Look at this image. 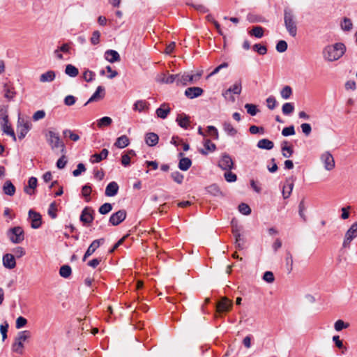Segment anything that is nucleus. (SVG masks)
<instances>
[{"label":"nucleus","mask_w":357,"mask_h":357,"mask_svg":"<svg viewBox=\"0 0 357 357\" xmlns=\"http://www.w3.org/2000/svg\"><path fill=\"white\" fill-rule=\"evenodd\" d=\"M3 192L9 196H13L15 192V187L9 180L6 181L3 186Z\"/></svg>","instance_id":"2f4dec72"},{"label":"nucleus","mask_w":357,"mask_h":357,"mask_svg":"<svg viewBox=\"0 0 357 357\" xmlns=\"http://www.w3.org/2000/svg\"><path fill=\"white\" fill-rule=\"evenodd\" d=\"M144 140L149 146H154L158 143L159 137L155 132H148L145 135Z\"/></svg>","instance_id":"412c9836"},{"label":"nucleus","mask_w":357,"mask_h":357,"mask_svg":"<svg viewBox=\"0 0 357 357\" xmlns=\"http://www.w3.org/2000/svg\"><path fill=\"white\" fill-rule=\"evenodd\" d=\"M149 106V103L145 100H137L133 105V109L136 111H139V112L148 109Z\"/></svg>","instance_id":"c9c22d12"},{"label":"nucleus","mask_w":357,"mask_h":357,"mask_svg":"<svg viewBox=\"0 0 357 357\" xmlns=\"http://www.w3.org/2000/svg\"><path fill=\"white\" fill-rule=\"evenodd\" d=\"M67 162L68 160L66 159V154H62L61 157L59 158L56 162V167L59 169H63L66 167Z\"/></svg>","instance_id":"774afa93"},{"label":"nucleus","mask_w":357,"mask_h":357,"mask_svg":"<svg viewBox=\"0 0 357 357\" xmlns=\"http://www.w3.org/2000/svg\"><path fill=\"white\" fill-rule=\"evenodd\" d=\"M235 238V246L238 250H243L245 248V238L243 236L239 234V237H234Z\"/></svg>","instance_id":"a18cd8bd"},{"label":"nucleus","mask_w":357,"mask_h":357,"mask_svg":"<svg viewBox=\"0 0 357 357\" xmlns=\"http://www.w3.org/2000/svg\"><path fill=\"white\" fill-rule=\"evenodd\" d=\"M207 132L215 140L218 139L219 134L218 129L213 126H207Z\"/></svg>","instance_id":"e2e57ef3"},{"label":"nucleus","mask_w":357,"mask_h":357,"mask_svg":"<svg viewBox=\"0 0 357 357\" xmlns=\"http://www.w3.org/2000/svg\"><path fill=\"white\" fill-rule=\"evenodd\" d=\"M202 76L201 73H197L195 75H182L178 80V86H186L188 84H193L199 79Z\"/></svg>","instance_id":"1a4fd4ad"},{"label":"nucleus","mask_w":357,"mask_h":357,"mask_svg":"<svg viewBox=\"0 0 357 357\" xmlns=\"http://www.w3.org/2000/svg\"><path fill=\"white\" fill-rule=\"evenodd\" d=\"M287 47H288L287 43L283 40H279L278 42V43L276 44V47H275L276 50L280 53L284 52L287 50Z\"/></svg>","instance_id":"5fc2aeb1"},{"label":"nucleus","mask_w":357,"mask_h":357,"mask_svg":"<svg viewBox=\"0 0 357 357\" xmlns=\"http://www.w3.org/2000/svg\"><path fill=\"white\" fill-rule=\"evenodd\" d=\"M192 165V160L189 158H181L178 162V168L182 171H187Z\"/></svg>","instance_id":"f704fd0d"},{"label":"nucleus","mask_w":357,"mask_h":357,"mask_svg":"<svg viewBox=\"0 0 357 357\" xmlns=\"http://www.w3.org/2000/svg\"><path fill=\"white\" fill-rule=\"evenodd\" d=\"M245 108L247 109V112L251 116H255L259 112L257 106L253 104L247 103L245 105Z\"/></svg>","instance_id":"4d7b16f0"},{"label":"nucleus","mask_w":357,"mask_h":357,"mask_svg":"<svg viewBox=\"0 0 357 357\" xmlns=\"http://www.w3.org/2000/svg\"><path fill=\"white\" fill-rule=\"evenodd\" d=\"M46 140L50 146L51 149L56 152L58 149L61 154L66 153V148L64 142L60 139L59 133L49 130L46 135Z\"/></svg>","instance_id":"f03ea898"},{"label":"nucleus","mask_w":357,"mask_h":357,"mask_svg":"<svg viewBox=\"0 0 357 357\" xmlns=\"http://www.w3.org/2000/svg\"><path fill=\"white\" fill-rule=\"evenodd\" d=\"M63 135L65 137H69L73 142H77L80 138L77 134L74 133L72 130L69 129H66L63 130Z\"/></svg>","instance_id":"37998d69"},{"label":"nucleus","mask_w":357,"mask_h":357,"mask_svg":"<svg viewBox=\"0 0 357 357\" xmlns=\"http://www.w3.org/2000/svg\"><path fill=\"white\" fill-rule=\"evenodd\" d=\"M234 162L231 156L227 153H223L221 158L218 162V166L223 170H231L234 169Z\"/></svg>","instance_id":"9d476101"},{"label":"nucleus","mask_w":357,"mask_h":357,"mask_svg":"<svg viewBox=\"0 0 357 357\" xmlns=\"http://www.w3.org/2000/svg\"><path fill=\"white\" fill-rule=\"evenodd\" d=\"M238 211L243 215H250L251 213L250 207L245 203H241L238 205Z\"/></svg>","instance_id":"6e6d98bb"},{"label":"nucleus","mask_w":357,"mask_h":357,"mask_svg":"<svg viewBox=\"0 0 357 357\" xmlns=\"http://www.w3.org/2000/svg\"><path fill=\"white\" fill-rule=\"evenodd\" d=\"M180 78V75H169L167 76L165 79H163V82L166 84H172L174 82L176 83V85L178 86V80Z\"/></svg>","instance_id":"13d9d810"},{"label":"nucleus","mask_w":357,"mask_h":357,"mask_svg":"<svg viewBox=\"0 0 357 357\" xmlns=\"http://www.w3.org/2000/svg\"><path fill=\"white\" fill-rule=\"evenodd\" d=\"M65 73L70 77H75L79 74V70L72 64H68L66 66Z\"/></svg>","instance_id":"e433bc0d"},{"label":"nucleus","mask_w":357,"mask_h":357,"mask_svg":"<svg viewBox=\"0 0 357 357\" xmlns=\"http://www.w3.org/2000/svg\"><path fill=\"white\" fill-rule=\"evenodd\" d=\"M119 191V185L115 181L110 182L106 187L105 194L107 197L115 196Z\"/></svg>","instance_id":"4be33fe9"},{"label":"nucleus","mask_w":357,"mask_h":357,"mask_svg":"<svg viewBox=\"0 0 357 357\" xmlns=\"http://www.w3.org/2000/svg\"><path fill=\"white\" fill-rule=\"evenodd\" d=\"M56 211L57 206L56 202H53L50 204L47 211L48 215L51 217L52 219H55L57 217Z\"/></svg>","instance_id":"de8ad7c7"},{"label":"nucleus","mask_w":357,"mask_h":357,"mask_svg":"<svg viewBox=\"0 0 357 357\" xmlns=\"http://www.w3.org/2000/svg\"><path fill=\"white\" fill-rule=\"evenodd\" d=\"M2 130L6 135L13 137L14 141H16V136L13 129L8 125V116L3 118V123L2 124Z\"/></svg>","instance_id":"5701e85b"},{"label":"nucleus","mask_w":357,"mask_h":357,"mask_svg":"<svg viewBox=\"0 0 357 357\" xmlns=\"http://www.w3.org/2000/svg\"><path fill=\"white\" fill-rule=\"evenodd\" d=\"M95 76V73L89 70H85L83 74V77L84 80L87 82H92L94 79Z\"/></svg>","instance_id":"338daca9"},{"label":"nucleus","mask_w":357,"mask_h":357,"mask_svg":"<svg viewBox=\"0 0 357 357\" xmlns=\"http://www.w3.org/2000/svg\"><path fill=\"white\" fill-rule=\"evenodd\" d=\"M288 142L284 141L282 144V154L284 158H289L294 153L293 148L291 146H287Z\"/></svg>","instance_id":"72a5a7b5"},{"label":"nucleus","mask_w":357,"mask_h":357,"mask_svg":"<svg viewBox=\"0 0 357 357\" xmlns=\"http://www.w3.org/2000/svg\"><path fill=\"white\" fill-rule=\"evenodd\" d=\"M55 72L53 70H48L40 75V81L41 82H52L55 79Z\"/></svg>","instance_id":"7c9ffc66"},{"label":"nucleus","mask_w":357,"mask_h":357,"mask_svg":"<svg viewBox=\"0 0 357 357\" xmlns=\"http://www.w3.org/2000/svg\"><path fill=\"white\" fill-rule=\"evenodd\" d=\"M232 302L227 298H223L217 303V310L220 313L229 312L232 307Z\"/></svg>","instance_id":"2eb2a0df"},{"label":"nucleus","mask_w":357,"mask_h":357,"mask_svg":"<svg viewBox=\"0 0 357 357\" xmlns=\"http://www.w3.org/2000/svg\"><path fill=\"white\" fill-rule=\"evenodd\" d=\"M38 180L36 177L31 176L28 181V185L24 187V192L28 195H32L34 189L37 187Z\"/></svg>","instance_id":"b1692460"},{"label":"nucleus","mask_w":357,"mask_h":357,"mask_svg":"<svg viewBox=\"0 0 357 357\" xmlns=\"http://www.w3.org/2000/svg\"><path fill=\"white\" fill-rule=\"evenodd\" d=\"M112 123V119L109 116H104L97 120V126L99 128L109 126Z\"/></svg>","instance_id":"4c0bfd02"},{"label":"nucleus","mask_w":357,"mask_h":357,"mask_svg":"<svg viewBox=\"0 0 357 357\" xmlns=\"http://www.w3.org/2000/svg\"><path fill=\"white\" fill-rule=\"evenodd\" d=\"M105 96V88L102 86H98L93 93V94L91 96V98L88 100V101L84 104V106L87 105L89 103L97 101L99 99H101Z\"/></svg>","instance_id":"f3484780"},{"label":"nucleus","mask_w":357,"mask_h":357,"mask_svg":"<svg viewBox=\"0 0 357 357\" xmlns=\"http://www.w3.org/2000/svg\"><path fill=\"white\" fill-rule=\"evenodd\" d=\"M204 90L197 86L188 87L185 91V96L190 99H193L202 96Z\"/></svg>","instance_id":"4468645a"},{"label":"nucleus","mask_w":357,"mask_h":357,"mask_svg":"<svg viewBox=\"0 0 357 357\" xmlns=\"http://www.w3.org/2000/svg\"><path fill=\"white\" fill-rule=\"evenodd\" d=\"M267 107L269 109H274L277 106V100L273 96H270L266 98Z\"/></svg>","instance_id":"0e129e2a"},{"label":"nucleus","mask_w":357,"mask_h":357,"mask_svg":"<svg viewBox=\"0 0 357 357\" xmlns=\"http://www.w3.org/2000/svg\"><path fill=\"white\" fill-rule=\"evenodd\" d=\"M8 236L13 243H20L24 238V234L21 227H14L8 231Z\"/></svg>","instance_id":"39448f33"},{"label":"nucleus","mask_w":357,"mask_h":357,"mask_svg":"<svg viewBox=\"0 0 357 357\" xmlns=\"http://www.w3.org/2000/svg\"><path fill=\"white\" fill-rule=\"evenodd\" d=\"M30 331H20L17 337H15V342L13 344V351L17 354H22V349L24 347L23 342L30 337Z\"/></svg>","instance_id":"20e7f679"},{"label":"nucleus","mask_w":357,"mask_h":357,"mask_svg":"<svg viewBox=\"0 0 357 357\" xmlns=\"http://www.w3.org/2000/svg\"><path fill=\"white\" fill-rule=\"evenodd\" d=\"M285 261L287 272L288 273H290L293 269V257L290 252H287Z\"/></svg>","instance_id":"09e8293b"},{"label":"nucleus","mask_w":357,"mask_h":357,"mask_svg":"<svg viewBox=\"0 0 357 357\" xmlns=\"http://www.w3.org/2000/svg\"><path fill=\"white\" fill-rule=\"evenodd\" d=\"M126 211L123 209L119 210L117 212L112 214L109 218V222L114 226H117L121 224L126 218Z\"/></svg>","instance_id":"9b49d317"},{"label":"nucleus","mask_w":357,"mask_h":357,"mask_svg":"<svg viewBox=\"0 0 357 357\" xmlns=\"http://www.w3.org/2000/svg\"><path fill=\"white\" fill-rule=\"evenodd\" d=\"M172 178L177 183L181 184L183 183L184 176L178 171L174 172L171 174Z\"/></svg>","instance_id":"052dcab7"},{"label":"nucleus","mask_w":357,"mask_h":357,"mask_svg":"<svg viewBox=\"0 0 357 357\" xmlns=\"http://www.w3.org/2000/svg\"><path fill=\"white\" fill-rule=\"evenodd\" d=\"M176 121L180 127L188 129L190 123V117L185 114H178L176 117Z\"/></svg>","instance_id":"bb28decb"},{"label":"nucleus","mask_w":357,"mask_h":357,"mask_svg":"<svg viewBox=\"0 0 357 357\" xmlns=\"http://www.w3.org/2000/svg\"><path fill=\"white\" fill-rule=\"evenodd\" d=\"M305 210V202H304V199H303L298 204V214H299V216L303 219V220L304 222H306L307 217L304 213Z\"/></svg>","instance_id":"bf43d9fd"},{"label":"nucleus","mask_w":357,"mask_h":357,"mask_svg":"<svg viewBox=\"0 0 357 357\" xmlns=\"http://www.w3.org/2000/svg\"><path fill=\"white\" fill-rule=\"evenodd\" d=\"M227 172L224 174L225 180L229 182H235L237 180V176L231 172V170H226Z\"/></svg>","instance_id":"680f3d73"},{"label":"nucleus","mask_w":357,"mask_h":357,"mask_svg":"<svg viewBox=\"0 0 357 357\" xmlns=\"http://www.w3.org/2000/svg\"><path fill=\"white\" fill-rule=\"evenodd\" d=\"M171 109L167 103H162L160 107H158L155 113L158 117L165 119L167 117L168 114L170 113Z\"/></svg>","instance_id":"aec40b11"},{"label":"nucleus","mask_w":357,"mask_h":357,"mask_svg":"<svg viewBox=\"0 0 357 357\" xmlns=\"http://www.w3.org/2000/svg\"><path fill=\"white\" fill-rule=\"evenodd\" d=\"M29 216L31 220V227L33 229L39 228L42 225V217L39 213L30 209L29 211Z\"/></svg>","instance_id":"ddd939ff"},{"label":"nucleus","mask_w":357,"mask_h":357,"mask_svg":"<svg viewBox=\"0 0 357 357\" xmlns=\"http://www.w3.org/2000/svg\"><path fill=\"white\" fill-rule=\"evenodd\" d=\"M294 188V183H289L287 185H284L282 188V196L284 199H287L291 194Z\"/></svg>","instance_id":"c03bdc74"},{"label":"nucleus","mask_w":357,"mask_h":357,"mask_svg":"<svg viewBox=\"0 0 357 357\" xmlns=\"http://www.w3.org/2000/svg\"><path fill=\"white\" fill-rule=\"evenodd\" d=\"M105 59L109 63H115L121 60V57L117 51L108 50L105 52Z\"/></svg>","instance_id":"a211bd4d"},{"label":"nucleus","mask_w":357,"mask_h":357,"mask_svg":"<svg viewBox=\"0 0 357 357\" xmlns=\"http://www.w3.org/2000/svg\"><path fill=\"white\" fill-rule=\"evenodd\" d=\"M284 21L287 31L292 37H295L297 33V26L295 21V17L291 9L285 8L284 10Z\"/></svg>","instance_id":"7ed1b4c3"},{"label":"nucleus","mask_w":357,"mask_h":357,"mask_svg":"<svg viewBox=\"0 0 357 357\" xmlns=\"http://www.w3.org/2000/svg\"><path fill=\"white\" fill-rule=\"evenodd\" d=\"M17 123L18 138L22 139L31 128V123L19 118Z\"/></svg>","instance_id":"0eeeda50"},{"label":"nucleus","mask_w":357,"mask_h":357,"mask_svg":"<svg viewBox=\"0 0 357 357\" xmlns=\"http://www.w3.org/2000/svg\"><path fill=\"white\" fill-rule=\"evenodd\" d=\"M345 234L346 236H352L353 239L357 237V222L351 225V226L347 231Z\"/></svg>","instance_id":"603ef678"},{"label":"nucleus","mask_w":357,"mask_h":357,"mask_svg":"<svg viewBox=\"0 0 357 357\" xmlns=\"http://www.w3.org/2000/svg\"><path fill=\"white\" fill-rule=\"evenodd\" d=\"M94 213L92 207L86 206L81 213L79 220L84 225H90L94 220Z\"/></svg>","instance_id":"6e6552de"},{"label":"nucleus","mask_w":357,"mask_h":357,"mask_svg":"<svg viewBox=\"0 0 357 357\" xmlns=\"http://www.w3.org/2000/svg\"><path fill=\"white\" fill-rule=\"evenodd\" d=\"M204 149H201L199 151L200 153H202L204 155H208V151L213 152L216 149V145L214 143L211 142V141L208 139H205L204 142Z\"/></svg>","instance_id":"393cba45"},{"label":"nucleus","mask_w":357,"mask_h":357,"mask_svg":"<svg viewBox=\"0 0 357 357\" xmlns=\"http://www.w3.org/2000/svg\"><path fill=\"white\" fill-rule=\"evenodd\" d=\"M130 144V139L129 138L123 135L120 137H119L116 142L114 144V146L119 148V149H123L128 146Z\"/></svg>","instance_id":"a878e982"},{"label":"nucleus","mask_w":357,"mask_h":357,"mask_svg":"<svg viewBox=\"0 0 357 357\" xmlns=\"http://www.w3.org/2000/svg\"><path fill=\"white\" fill-rule=\"evenodd\" d=\"M340 25L342 29L344 31H349L352 29L353 27L352 22L348 17H344Z\"/></svg>","instance_id":"ea45409f"},{"label":"nucleus","mask_w":357,"mask_h":357,"mask_svg":"<svg viewBox=\"0 0 357 357\" xmlns=\"http://www.w3.org/2000/svg\"><path fill=\"white\" fill-rule=\"evenodd\" d=\"M257 146L261 149L271 150L273 148L274 143L268 139H262L257 142Z\"/></svg>","instance_id":"c756f323"},{"label":"nucleus","mask_w":357,"mask_h":357,"mask_svg":"<svg viewBox=\"0 0 357 357\" xmlns=\"http://www.w3.org/2000/svg\"><path fill=\"white\" fill-rule=\"evenodd\" d=\"M222 128L224 131L231 137H234L237 134V130L233 127L230 122H224Z\"/></svg>","instance_id":"473e14b6"},{"label":"nucleus","mask_w":357,"mask_h":357,"mask_svg":"<svg viewBox=\"0 0 357 357\" xmlns=\"http://www.w3.org/2000/svg\"><path fill=\"white\" fill-rule=\"evenodd\" d=\"M3 91L5 92L4 97L8 100H13L16 95V91L11 84H5Z\"/></svg>","instance_id":"cd10ccee"},{"label":"nucleus","mask_w":357,"mask_h":357,"mask_svg":"<svg viewBox=\"0 0 357 357\" xmlns=\"http://www.w3.org/2000/svg\"><path fill=\"white\" fill-rule=\"evenodd\" d=\"M72 273V269L69 265H63L59 269V274L62 278H68Z\"/></svg>","instance_id":"58836bf2"},{"label":"nucleus","mask_w":357,"mask_h":357,"mask_svg":"<svg viewBox=\"0 0 357 357\" xmlns=\"http://www.w3.org/2000/svg\"><path fill=\"white\" fill-rule=\"evenodd\" d=\"M109 154V151L107 149H103L100 153H94L90 158L91 163H98L102 160L106 159Z\"/></svg>","instance_id":"6ab92c4d"},{"label":"nucleus","mask_w":357,"mask_h":357,"mask_svg":"<svg viewBox=\"0 0 357 357\" xmlns=\"http://www.w3.org/2000/svg\"><path fill=\"white\" fill-rule=\"evenodd\" d=\"M282 135L284 137H288V136L295 135L294 126L293 125H291L288 127L284 128L283 130H282Z\"/></svg>","instance_id":"69168bd1"},{"label":"nucleus","mask_w":357,"mask_h":357,"mask_svg":"<svg viewBox=\"0 0 357 357\" xmlns=\"http://www.w3.org/2000/svg\"><path fill=\"white\" fill-rule=\"evenodd\" d=\"M105 242V238H101L99 239L94 240L91 245L89 246L88 249L86 250L87 255H93V252L96 250L98 248L100 247V245L103 244Z\"/></svg>","instance_id":"c85d7f7f"},{"label":"nucleus","mask_w":357,"mask_h":357,"mask_svg":"<svg viewBox=\"0 0 357 357\" xmlns=\"http://www.w3.org/2000/svg\"><path fill=\"white\" fill-rule=\"evenodd\" d=\"M349 326V324L344 322L342 319H338L334 324V328L337 331H340L344 328H347Z\"/></svg>","instance_id":"3c124183"},{"label":"nucleus","mask_w":357,"mask_h":357,"mask_svg":"<svg viewBox=\"0 0 357 357\" xmlns=\"http://www.w3.org/2000/svg\"><path fill=\"white\" fill-rule=\"evenodd\" d=\"M321 160L324 165V168L328 170H332L335 167V160L332 154L326 151L321 155Z\"/></svg>","instance_id":"f8f14e48"},{"label":"nucleus","mask_w":357,"mask_h":357,"mask_svg":"<svg viewBox=\"0 0 357 357\" xmlns=\"http://www.w3.org/2000/svg\"><path fill=\"white\" fill-rule=\"evenodd\" d=\"M292 89L289 86H285L280 91L281 97L283 99H289L292 95Z\"/></svg>","instance_id":"49530a36"},{"label":"nucleus","mask_w":357,"mask_h":357,"mask_svg":"<svg viewBox=\"0 0 357 357\" xmlns=\"http://www.w3.org/2000/svg\"><path fill=\"white\" fill-rule=\"evenodd\" d=\"M112 210V205L110 203H105L98 209V212L102 215L109 213Z\"/></svg>","instance_id":"8fccbe9b"},{"label":"nucleus","mask_w":357,"mask_h":357,"mask_svg":"<svg viewBox=\"0 0 357 357\" xmlns=\"http://www.w3.org/2000/svg\"><path fill=\"white\" fill-rule=\"evenodd\" d=\"M91 192V187L89 184L84 185L82 188V193L83 197L86 198V202H89L90 200V195Z\"/></svg>","instance_id":"864d4df0"},{"label":"nucleus","mask_w":357,"mask_h":357,"mask_svg":"<svg viewBox=\"0 0 357 357\" xmlns=\"http://www.w3.org/2000/svg\"><path fill=\"white\" fill-rule=\"evenodd\" d=\"M241 82L238 81L235 82L234 84L231 86L228 89H227L225 91L222 93V96L226 98L229 99V100L234 102L235 100V98L231 95L236 94L239 95L241 93Z\"/></svg>","instance_id":"423d86ee"},{"label":"nucleus","mask_w":357,"mask_h":357,"mask_svg":"<svg viewBox=\"0 0 357 357\" xmlns=\"http://www.w3.org/2000/svg\"><path fill=\"white\" fill-rule=\"evenodd\" d=\"M250 34L257 38H261L264 36V28L260 26H254Z\"/></svg>","instance_id":"79ce46f5"},{"label":"nucleus","mask_w":357,"mask_h":357,"mask_svg":"<svg viewBox=\"0 0 357 357\" xmlns=\"http://www.w3.org/2000/svg\"><path fill=\"white\" fill-rule=\"evenodd\" d=\"M284 115H289L294 111V105L292 102H285L282 107Z\"/></svg>","instance_id":"a19ab883"},{"label":"nucleus","mask_w":357,"mask_h":357,"mask_svg":"<svg viewBox=\"0 0 357 357\" xmlns=\"http://www.w3.org/2000/svg\"><path fill=\"white\" fill-rule=\"evenodd\" d=\"M3 264L7 268H14L16 266L15 256L10 253L5 254L3 256Z\"/></svg>","instance_id":"dca6fc26"},{"label":"nucleus","mask_w":357,"mask_h":357,"mask_svg":"<svg viewBox=\"0 0 357 357\" xmlns=\"http://www.w3.org/2000/svg\"><path fill=\"white\" fill-rule=\"evenodd\" d=\"M346 52V46L342 43L327 45L323 50L324 58L329 61H334L341 58Z\"/></svg>","instance_id":"f257e3e1"}]
</instances>
